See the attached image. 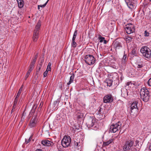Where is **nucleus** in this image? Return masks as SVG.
Returning <instances> with one entry per match:
<instances>
[{"instance_id":"1","label":"nucleus","mask_w":151,"mask_h":151,"mask_svg":"<svg viewBox=\"0 0 151 151\" xmlns=\"http://www.w3.org/2000/svg\"><path fill=\"white\" fill-rule=\"evenodd\" d=\"M141 99L144 102H147L149 99L150 96V93L148 90L145 88H142L140 91Z\"/></svg>"},{"instance_id":"2","label":"nucleus","mask_w":151,"mask_h":151,"mask_svg":"<svg viewBox=\"0 0 151 151\" xmlns=\"http://www.w3.org/2000/svg\"><path fill=\"white\" fill-rule=\"evenodd\" d=\"M134 143V140L133 138H130L129 139L126 140L125 144L123 146L124 150L125 151L132 150Z\"/></svg>"},{"instance_id":"3","label":"nucleus","mask_w":151,"mask_h":151,"mask_svg":"<svg viewBox=\"0 0 151 151\" xmlns=\"http://www.w3.org/2000/svg\"><path fill=\"white\" fill-rule=\"evenodd\" d=\"M140 52L144 57L149 58H151V50L147 46H143L140 49Z\"/></svg>"},{"instance_id":"4","label":"nucleus","mask_w":151,"mask_h":151,"mask_svg":"<svg viewBox=\"0 0 151 151\" xmlns=\"http://www.w3.org/2000/svg\"><path fill=\"white\" fill-rule=\"evenodd\" d=\"M41 25V23L40 22L38 21L34 30L32 37V39L34 42L37 41L38 38L39 31Z\"/></svg>"},{"instance_id":"5","label":"nucleus","mask_w":151,"mask_h":151,"mask_svg":"<svg viewBox=\"0 0 151 151\" xmlns=\"http://www.w3.org/2000/svg\"><path fill=\"white\" fill-rule=\"evenodd\" d=\"M122 126L121 123L119 121L115 124H113L110 126L109 131L111 132L115 133L117 131L119 130Z\"/></svg>"},{"instance_id":"6","label":"nucleus","mask_w":151,"mask_h":151,"mask_svg":"<svg viewBox=\"0 0 151 151\" xmlns=\"http://www.w3.org/2000/svg\"><path fill=\"white\" fill-rule=\"evenodd\" d=\"M85 61L86 63L89 65L94 64L96 62V59L92 55H88L85 56Z\"/></svg>"},{"instance_id":"7","label":"nucleus","mask_w":151,"mask_h":151,"mask_svg":"<svg viewBox=\"0 0 151 151\" xmlns=\"http://www.w3.org/2000/svg\"><path fill=\"white\" fill-rule=\"evenodd\" d=\"M71 142L70 136H65L62 140L61 144L64 147H66L70 146Z\"/></svg>"},{"instance_id":"8","label":"nucleus","mask_w":151,"mask_h":151,"mask_svg":"<svg viewBox=\"0 0 151 151\" xmlns=\"http://www.w3.org/2000/svg\"><path fill=\"white\" fill-rule=\"evenodd\" d=\"M137 102L135 101L131 105V114L132 115L135 116L137 114L138 111V108L137 106Z\"/></svg>"},{"instance_id":"9","label":"nucleus","mask_w":151,"mask_h":151,"mask_svg":"<svg viewBox=\"0 0 151 151\" xmlns=\"http://www.w3.org/2000/svg\"><path fill=\"white\" fill-rule=\"evenodd\" d=\"M125 29L128 34H130L135 31V29L134 25L131 24H128L125 27Z\"/></svg>"},{"instance_id":"10","label":"nucleus","mask_w":151,"mask_h":151,"mask_svg":"<svg viewBox=\"0 0 151 151\" xmlns=\"http://www.w3.org/2000/svg\"><path fill=\"white\" fill-rule=\"evenodd\" d=\"M95 123V120L93 117H89L87 120L86 124L88 128L93 127Z\"/></svg>"},{"instance_id":"11","label":"nucleus","mask_w":151,"mask_h":151,"mask_svg":"<svg viewBox=\"0 0 151 151\" xmlns=\"http://www.w3.org/2000/svg\"><path fill=\"white\" fill-rule=\"evenodd\" d=\"M103 101L105 103H110L112 102L113 98L111 95L108 94L104 97Z\"/></svg>"},{"instance_id":"12","label":"nucleus","mask_w":151,"mask_h":151,"mask_svg":"<svg viewBox=\"0 0 151 151\" xmlns=\"http://www.w3.org/2000/svg\"><path fill=\"white\" fill-rule=\"evenodd\" d=\"M37 121V115H35L34 118H33L31 120L29 124L30 127H33L35 126Z\"/></svg>"},{"instance_id":"13","label":"nucleus","mask_w":151,"mask_h":151,"mask_svg":"<svg viewBox=\"0 0 151 151\" xmlns=\"http://www.w3.org/2000/svg\"><path fill=\"white\" fill-rule=\"evenodd\" d=\"M42 144L44 146L48 147L52 146L53 145V142L47 140L42 141Z\"/></svg>"},{"instance_id":"14","label":"nucleus","mask_w":151,"mask_h":151,"mask_svg":"<svg viewBox=\"0 0 151 151\" xmlns=\"http://www.w3.org/2000/svg\"><path fill=\"white\" fill-rule=\"evenodd\" d=\"M121 96L124 98H127L128 96V92L127 90L125 88H122L121 90Z\"/></svg>"},{"instance_id":"15","label":"nucleus","mask_w":151,"mask_h":151,"mask_svg":"<svg viewBox=\"0 0 151 151\" xmlns=\"http://www.w3.org/2000/svg\"><path fill=\"white\" fill-rule=\"evenodd\" d=\"M127 6L130 9H132L134 6V4L132 1V0H125Z\"/></svg>"},{"instance_id":"16","label":"nucleus","mask_w":151,"mask_h":151,"mask_svg":"<svg viewBox=\"0 0 151 151\" xmlns=\"http://www.w3.org/2000/svg\"><path fill=\"white\" fill-rule=\"evenodd\" d=\"M113 46L116 50L117 49H119L120 47H122V45L121 43L118 41H116L115 42L113 45Z\"/></svg>"},{"instance_id":"17","label":"nucleus","mask_w":151,"mask_h":151,"mask_svg":"<svg viewBox=\"0 0 151 151\" xmlns=\"http://www.w3.org/2000/svg\"><path fill=\"white\" fill-rule=\"evenodd\" d=\"M105 109L99 107V110L96 112V114L100 115H102L103 114L105 113Z\"/></svg>"},{"instance_id":"18","label":"nucleus","mask_w":151,"mask_h":151,"mask_svg":"<svg viewBox=\"0 0 151 151\" xmlns=\"http://www.w3.org/2000/svg\"><path fill=\"white\" fill-rule=\"evenodd\" d=\"M113 140L114 139H110L107 141L104 142H103V146L104 147L109 145V144L113 142Z\"/></svg>"},{"instance_id":"19","label":"nucleus","mask_w":151,"mask_h":151,"mask_svg":"<svg viewBox=\"0 0 151 151\" xmlns=\"http://www.w3.org/2000/svg\"><path fill=\"white\" fill-rule=\"evenodd\" d=\"M105 82L107 83V86L110 87L112 85L113 82L112 80L108 78L106 80Z\"/></svg>"},{"instance_id":"20","label":"nucleus","mask_w":151,"mask_h":151,"mask_svg":"<svg viewBox=\"0 0 151 151\" xmlns=\"http://www.w3.org/2000/svg\"><path fill=\"white\" fill-rule=\"evenodd\" d=\"M18 6L19 8H22L24 6V2L23 0H17Z\"/></svg>"},{"instance_id":"21","label":"nucleus","mask_w":151,"mask_h":151,"mask_svg":"<svg viewBox=\"0 0 151 151\" xmlns=\"http://www.w3.org/2000/svg\"><path fill=\"white\" fill-rule=\"evenodd\" d=\"M127 55L124 54L122 60V64H124L127 61Z\"/></svg>"},{"instance_id":"22","label":"nucleus","mask_w":151,"mask_h":151,"mask_svg":"<svg viewBox=\"0 0 151 151\" xmlns=\"http://www.w3.org/2000/svg\"><path fill=\"white\" fill-rule=\"evenodd\" d=\"M74 78V75L73 74L70 78V80L69 82L67 83L68 85H69L71 84V83L73 82V80Z\"/></svg>"},{"instance_id":"23","label":"nucleus","mask_w":151,"mask_h":151,"mask_svg":"<svg viewBox=\"0 0 151 151\" xmlns=\"http://www.w3.org/2000/svg\"><path fill=\"white\" fill-rule=\"evenodd\" d=\"M132 37L129 36H127L126 38V41L127 42L129 43V42H131L132 41Z\"/></svg>"},{"instance_id":"24","label":"nucleus","mask_w":151,"mask_h":151,"mask_svg":"<svg viewBox=\"0 0 151 151\" xmlns=\"http://www.w3.org/2000/svg\"><path fill=\"white\" fill-rule=\"evenodd\" d=\"M79 146L78 145V143L77 142L75 141L74 143V148L79 149Z\"/></svg>"},{"instance_id":"25","label":"nucleus","mask_w":151,"mask_h":151,"mask_svg":"<svg viewBox=\"0 0 151 151\" xmlns=\"http://www.w3.org/2000/svg\"><path fill=\"white\" fill-rule=\"evenodd\" d=\"M51 63L50 62H49L48 63V65L47 66V67L46 69V70L48 71H51Z\"/></svg>"},{"instance_id":"26","label":"nucleus","mask_w":151,"mask_h":151,"mask_svg":"<svg viewBox=\"0 0 151 151\" xmlns=\"http://www.w3.org/2000/svg\"><path fill=\"white\" fill-rule=\"evenodd\" d=\"M49 0H47V1H46V2L43 5H38V9L39 10H40V7H44L46 5V4H47V3L48 1Z\"/></svg>"},{"instance_id":"27","label":"nucleus","mask_w":151,"mask_h":151,"mask_svg":"<svg viewBox=\"0 0 151 151\" xmlns=\"http://www.w3.org/2000/svg\"><path fill=\"white\" fill-rule=\"evenodd\" d=\"M35 63H34L32 61L31 62L29 66V69H31V70H32L33 69L34 67V65Z\"/></svg>"},{"instance_id":"28","label":"nucleus","mask_w":151,"mask_h":151,"mask_svg":"<svg viewBox=\"0 0 151 151\" xmlns=\"http://www.w3.org/2000/svg\"><path fill=\"white\" fill-rule=\"evenodd\" d=\"M37 107V106L36 104L34 105L33 107L32 108V109L31 110V111L30 113V114L31 113H33L35 112V109H36Z\"/></svg>"},{"instance_id":"29","label":"nucleus","mask_w":151,"mask_h":151,"mask_svg":"<svg viewBox=\"0 0 151 151\" xmlns=\"http://www.w3.org/2000/svg\"><path fill=\"white\" fill-rule=\"evenodd\" d=\"M98 39L100 40V42H102L105 40V38L101 37L100 35L98 37Z\"/></svg>"},{"instance_id":"30","label":"nucleus","mask_w":151,"mask_h":151,"mask_svg":"<svg viewBox=\"0 0 151 151\" xmlns=\"http://www.w3.org/2000/svg\"><path fill=\"white\" fill-rule=\"evenodd\" d=\"M32 70H31V69H29L28 70V71L27 72V73L26 74V75L25 76V80L27 79L28 77L30 75V73L31 72Z\"/></svg>"},{"instance_id":"31","label":"nucleus","mask_w":151,"mask_h":151,"mask_svg":"<svg viewBox=\"0 0 151 151\" xmlns=\"http://www.w3.org/2000/svg\"><path fill=\"white\" fill-rule=\"evenodd\" d=\"M18 98H17V97H15V99H14V102L13 105V108H14V106H16L17 105V101H18Z\"/></svg>"},{"instance_id":"32","label":"nucleus","mask_w":151,"mask_h":151,"mask_svg":"<svg viewBox=\"0 0 151 151\" xmlns=\"http://www.w3.org/2000/svg\"><path fill=\"white\" fill-rule=\"evenodd\" d=\"M77 43L75 42V41H72L71 43L72 47L73 48H75L76 46Z\"/></svg>"},{"instance_id":"33","label":"nucleus","mask_w":151,"mask_h":151,"mask_svg":"<svg viewBox=\"0 0 151 151\" xmlns=\"http://www.w3.org/2000/svg\"><path fill=\"white\" fill-rule=\"evenodd\" d=\"M144 65L142 64L141 63H138L137 64V67L138 68H141L143 67Z\"/></svg>"},{"instance_id":"34","label":"nucleus","mask_w":151,"mask_h":151,"mask_svg":"<svg viewBox=\"0 0 151 151\" xmlns=\"http://www.w3.org/2000/svg\"><path fill=\"white\" fill-rule=\"evenodd\" d=\"M150 34L147 32V30L145 31L144 35L145 36L148 37L150 36Z\"/></svg>"},{"instance_id":"35","label":"nucleus","mask_w":151,"mask_h":151,"mask_svg":"<svg viewBox=\"0 0 151 151\" xmlns=\"http://www.w3.org/2000/svg\"><path fill=\"white\" fill-rule=\"evenodd\" d=\"M22 91H21V89L19 90L17 94V95H16V97H17V98H18V97H19V96L20 95V94Z\"/></svg>"},{"instance_id":"36","label":"nucleus","mask_w":151,"mask_h":151,"mask_svg":"<svg viewBox=\"0 0 151 151\" xmlns=\"http://www.w3.org/2000/svg\"><path fill=\"white\" fill-rule=\"evenodd\" d=\"M43 105V103L42 102H41L40 105L39 106V107L37 109L38 110H40L41 108L42 107Z\"/></svg>"},{"instance_id":"37","label":"nucleus","mask_w":151,"mask_h":151,"mask_svg":"<svg viewBox=\"0 0 151 151\" xmlns=\"http://www.w3.org/2000/svg\"><path fill=\"white\" fill-rule=\"evenodd\" d=\"M136 51L135 49L132 50V55H135L136 54Z\"/></svg>"},{"instance_id":"38","label":"nucleus","mask_w":151,"mask_h":151,"mask_svg":"<svg viewBox=\"0 0 151 151\" xmlns=\"http://www.w3.org/2000/svg\"><path fill=\"white\" fill-rule=\"evenodd\" d=\"M114 84H115L116 83V84L118 85L119 83V81L118 79L116 78V79L114 81Z\"/></svg>"},{"instance_id":"39","label":"nucleus","mask_w":151,"mask_h":151,"mask_svg":"<svg viewBox=\"0 0 151 151\" xmlns=\"http://www.w3.org/2000/svg\"><path fill=\"white\" fill-rule=\"evenodd\" d=\"M139 142V141L138 140H136L134 144V146L135 147L137 146V145H139L138 143Z\"/></svg>"},{"instance_id":"40","label":"nucleus","mask_w":151,"mask_h":151,"mask_svg":"<svg viewBox=\"0 0 151 151\" xmlns=\"http://www.w3.org/2000/svg\"><path fill=\"white\" fill-rule=\"evenodd\" d=\"M48 72V71H47V70H46V71L44 73L43 76L44 77H46V76H47V74Z\"/></svg>"},{"instance_id":"41","label":"nucleus","mask_w":151,"mask_h":151,"mask_svg":"<svg viewBox=\"0 0 151 151\" xmlns=\"http://www.w3.org/2000/svg\"><path fill=\"white\" fill-rule=\"evenodd\" d=\"M31 138V137H30L28 139H25V142L26 144L28 143L30 141Z\"/></svg>"},{"instance_id":"42","label":"nucleus","mask_w":151,"mask_h":151,"mask_svg":"<svg viewBox=\"0 0 151 151\" xmlns=\"http://www.w3.org/2000/svg\"><path fill=\"white\" fill-rule=\"evenodd\" d=\"M77 35V30H76L73 34V36L76 37Z\"/></svg>"},{"instance_id":"43","label":"nucleus","mask_w":151,"mask_h":151,"mask_svg":"<svg viewBox=\"0 0 151 151\" xmlns=\"http://www.w3.org/2000/svg\"><path fill=\"white\" fill-rule=\"evenodd\" d=\"M148 84L149 86H151V78L149 80L148 82Z\"/></svg>"},{"instance_id":"44","label":"nucleus","mask_w":151,"mask_h":151,"mask_svg":"<svg viewBox=\"0 0 151 151\" xmlns=\"http://www.w3.org/2000/svg\"><path fill=\"white\" fill-rule=\"evenodd\" d=\"M42 66V65L41 64L40 65H39V66H38V68L37 69V71H39L41 69V67Z\"/></svg>"},{"instance_id":"45","label":"nucleus","mask_w":151,"mask_h":151,"mask_svg":"<svg viewBox=\"0 0 151 151\" xmlns=\"http://www.w3.org/2000/svg\"><path fill=\"white\" fill-rule=\"evenodd\" d=\"M16 106H14V108L13 107V106H12V109L11 111V113L12 114V112H13L14 111V109H15Z\"/></svg>"},{"instance_id":"46","label":"nucleus","mask_w":151,"mask_h":151,"mask_svg":"<svg viewBox=\"0 0 151 151\" xmlns=\"http://www.w3.org/2000/svg\"><path fill=\"white\" fill-rule=\"evenodd\" d=\"M36 60H37V59L36 58H34L32 60V61L34 62V63H35L36 61Z\"/></svg>"},{"instance_id":"47","label":"nucleus","mask_w":151,"mask_h":151,"mask_svg":"<svg viewBox=\"0 0 151 151\" xmlns=\"http://www.w3.org/2000/svg\"><path fill=\"white\" fill-rule=\"evenodd\" d=\"M82 116V114H80V115H77V118L78 119L80 118H81V116Z\"/></svg>"},{"instance_id":"48","label":"nucleus","mask_w":151,"mask_h":151,"mask_svg":"<svg viewBox=\"0 0 151 151\" xmlns=\"http://www.w3.org/2000/svg\"><path fill=\"white\" fill-rule=\"evenodd\" d=\"M103 41H104V44H106L107 43V42H108V41L105 40H104Z\"/></svg>"},{"instance_id":"49","label":"nucleus","mask_w":151,"mask_h":151,"mask_svg":"<svg viewBox=\"0 0 151 151\" xmlns=\"http://www.w3.org/2000/svg\"><path fill=\"white\" fill-rule=\"evenodd\" d=\"M130 84H131V85H132V84L131 83V82H128L126 84V85L127 86H129L130 85Z\"/></svg>"},{"instance_id":"50","label":"nucleus","mask_w":151,"mask_h":151,"mask_svg":"<svg viewBox=\"0 0 151 151\" xmlns=\"http://www.w3.org/2000/svg\"><path fill=\"white\" fill-rule=\"evenodd\" d=\"M76 37L73 36L72 39V41H75Z\"/></svg>"},{"instance_id":"51","label":"nucleus","mask_w":151,"mask_h":151,"mask_svg":"<svg viewBox=\"0 0 151 151\" xmlns=\"http://www.w3.org/2000/svg\"><path fill=\"white\" fill-rule=\"evenodd\" d=\"M37 57H38V54H37L35 55L34 58L37 59Z\"/></svg>"},{"instance_id":"52","label":"nucleus","mask_w":151,"mask_h":151,"mask_svg":"<svg viewBox=\"0 0 151 151\" xmlns=\"http://www.w3.org/2000/svg\"><path fill=\"white\" fill-rule=\"evenodd\" d=\"M36 151H43L41 149H37Z\"/></svg>"},{"instance_id":"53","label":"nucleus","mask_w":151,"mask_h":151,"mask_svg":"<svg viewBox=\"0 0 151 151\" xmlns=\"http://www.w3.org/2000/svg\"><path fill=\"white\" fill-rule=\"evenodd\" d=\"M23 85H22L21 86V87L20 88H19V89H21V91H22V89H23Z\"/></svg>"},{"instance_id":"54","label":"nucleus","mask_w":151,"mask_h":151,"mask_svg":"<svg viewBox=\"0 0 151 151\" xmlns=\"http://www.w3.org/2000/svg\"><path fill=\"white\" fill-rule=\"evenodd\" d=\"M91 0H88V2H90Z\"/></svg>"},{"instance_id":"55","label":"nucleus","mask_w":151,"mask_h":151,"mask_svg":"<svg viewBox=\"0 0 151 151\" xmlns=\"http://www.w3.org/2000/svg\"><path fill=\"white\" fill-rule=\"evenodd\" d=\"M150 1H151V0H150Z\"/></svg>"}]
</instances>
